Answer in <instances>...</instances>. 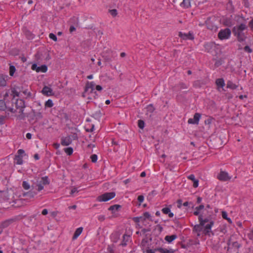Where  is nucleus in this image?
<instances>
[{"instance_id":"obj_1","label":"nucleus","mask_w":253,"mask_h":253,"mask_svg":"<svg viewBox=\"0 0 253 253\" xmlns=\"http://www.w3.org/2000/svg\"><path fill=\"white\" fill-rule=\"evenodd\" d=\"M247 28V25L244 23H241L233 28L232 33L238 42H242L246 40L247 38V34L244 33V31L246 30Z\"/></svg>"},{"instance_id":"obj_2","label":"nucleus","mask_w":253,"mask_h":253,"mask_svg":"<svg viewBox=\"0 0 253 253\" xmlns=\"http://www.w3.org/2000/svg\"><path fill=\"white\" fill-rule=\"evenodd\" d=\"M0 111H5L7 115H9V112L14 113L16 112V110L13 108V103L9 105L8 101L2 99L0 100Z\"/></svg>"},{"instance_id":"obj_3","label":"nucleus","mask_w":253,"mask_h":253,"mask_svg":"<svg viewBox=\"0 0 253 253\" xmlns=\"http://www.w3.org/2000/svg\"><path fill=\"white\" fill-rule=\"evenodd\" d=\"M50 182L48 179V176H45L42 177L40 181H37L36 186L38 187L37 188H35L37 190V192H40L42 190L44 186L46 185H48Z\"/></svg>"},{"instance_id":"obj_4","label":"nucleus","mask_w":253,"mask_h":253,"mask_svg":"<svg viewBox=\"0 0 253 253\" xmlns=\"http://www.w3.org/2000/svg\"><path fill=\"white\" fill-rule=\"evenodd\" d=\"M116 193L114 192H106L97 197V200L99 202H107L115 197Z\"/></svg>"},{"instance_id":"obj_5","label":"nucleus","mask_w":253,"mask_h":253,"mask_svg":"<svg viewBox=\"0 0 253 253\" xmlns=\"http://www.w3.org/2000/svg\"><path fill=\"white\" fill-rule=\"evenodd\" d=\"M231 31L228 28L221 29L218 33V38L220 40H227L229 39L231 36Z\"/></svg>"},{"instance_id":"obj_6","label":"nucleus","mask_w":253,"mask_h":253,"mask_svg":"<svg viewBox=\"0 0 253 253\" xmlns=\"http://www.w3.org/2000/svg\"><path fill=\"white\" fill-rule=\"evenodd\" d=\"M95 83L93 82H87L85 84V87H84V91L83 93V96H84V94L89 92V93H93L96 95H98L96 93V91H94V86H95Z\"/></svg>"},{"instance_id":"obj_7","label":"nucleus","mask_w":253,"mask_h":253,"mask_svg":"<svg viewBox=\"0 0 253 253\" xmlns=\"http://www.w3.org/2000/svg\"><path fill=\"white\" fill-rule=\"evenodd\" d=\"M213 224L214 221L211 220L210 223L206 225L204 227V228H203V234L208 236H211V234L213 235L214 233L211 230V228L213 226Z\"/></svg>"},{"instance_id":"obj_8","label":"nucleus","mask_w":253,"mask_h":253,"mask_svg":"<svg viewBox=\"0 0 253 253\" xmlns=\"http://www.w3.org/2000/svg\"><path fill=\"white\" fill-rule=\"evenodd\" d=\"M31 188H32L29 191L23 193V196L24 197L27 199H31L34 198V196L38 194V192L37 190L35 189L34 185H32Z\"/></svg>"},{"instance_id":"obj_9","label":"nucleus","mask_w":253,"mask_h":253,"mask_svg":"<svg viewBox=\"0 0 253 253\" xmlns=\"http://www.w3.org/2000/svg\"><path fill=\"white\" fill-rule=\"evenodd\" d=\"M178 36L183 40H193L194 39L193 33L191 31L189 32L188 33H183L181 32H179L178 33Z\"/></svg>"},{"instance_id":"obj_10","label":"nucleus","mask_w":253,"mask_h":253,"mask_svg":"<svg viewBox=\"0 0 253 253\" xmlns=\"http://www.w3.org/2000/svg\"><path fill=\"white\" fill-rule=\"evenodd\" d=\"M31 69L33 70H35L38 73H45L47 70V67L45 65L38 66L37 64L35 63L32 65Z\"/></svg>"},{"instance_id":"obj_11","label":"nucleus","mask_w":253,"mask_h":253,"mask_svg":"<svg viewBox=\"0 0 253 253\" xmlns=\"http://www.w3.org/2000/svg\"><path fill=\"white\" fill-rule=\"evenodd\" d=\"M217 178L222 181H227L231 179V177L228 175V173L224 171H221L217 175Z\"/></svg>"},{"instance_id":"obj_12","label":"nucleus","mask_w":253,"mask_h":253,"mask_svg":"<svg viewBox=\"0 0 253 253\" xmlns=\"http://www.w3.org/2000/svg\"><path fill=\"white\" fill-rule=\"evenodd\" d=\"M131 236L126 233L124 234L123 236L122 241L120 244V246L122 247H126L128 243L131 242Z\"/></svg>"},{"instance_id":"obj_13","label":"nucleus","mask_w":253,"mask_h":253,"mask_svg":"<svg viewBox=\"0 0 253 253\" xmlns=\"http://www.w3.org/2000/svg\"><path fill=\"white\" fill-rule=\"evenodd\" d=\"M201 117V115L200 113H196L194 115L193 118H190L188 119V123L190 124L198 125L199 124V122Z\"/></svg>"},{"instance_id":"obj_14","label":"nucleus","mask_w":253,"mask_h":253,"mask_svg":"<svg viewBox=\"0 0 253 253\" xmlns=\"http://www.w3.org/2000/svg\"><path fill=\"white\" fill-rule=\"evenodd\" d=\"M16 221V218H9L2 221L0 224L1 229H4L8 227L12 223Z\"/></svg>"},{"instance_id":"obj_15","label":"nucleus","mask_w":253,"mask_h":253,"mask_svg":"<svg viewBox=\"0 0 253 253\" xmlns=\"http://www.w3.org/2000/svg\"><path fill=\"white\" fill-rule=\"evenodd\" d=\"M42 93L45 96H49L54 95L52 89L47 86H44L42 90Z\"/></svg>"},{"instance_id":"obj_16","label":"nucleus","mask_w":253,"mask_h":253,"mask_svg":"<svg viewBox=\"0 0 253 253\" xmlns=\"http://www.w3.org/2000/svg\"><path fill=\"white\" fill-rule=\"evenodd\" d=\"M72 142V139L71 138V137L70 136H68L61 138V144L62 146H68L71 144Z\"/></svg>"},{"instance_id":"obj_17","label":"nucleus","mask_w":253,"mask_h":253,"mask_svg":"<svg viewBox=\"0 0 253 253\" xmlns=\"http://www.w3.org/2000/svg\"><path fill=\"white\" fill-rule=\"evenodd\" d=\"M120 238V234L118 232H115L111 234L110 239L113 243H116Z\"/></svg>"},{"instance_id":"obj_18","label":"nucleus","mask_w":253,"mask_h":253,"mask_svg":"<svg viewBox=\"0 0 253 253\" xmlns=\"http://www.w3.org/2000/svg\"><path fill=\"white\" fill-rule=\"evenodd\" d=\"M206 51L207 52H211L213 49L215 47V44L212 42H207L204 45Z\"/></svg>"},{"instance_id":"obj_19","label":"nucleus","mask_w":253,"mask_h":253,"mask_svg":"<svg viewBox=\"0 0 253 253\" xmlns=\"http://www.w3.org/2000/svg\"><path fill=\"white\" fill-rule=\"evenodd\" d=\"M206 25L207 28L211 30L215 31L217 29V26H216L210 20V19H208L206 21Z\"/></svg>"},{"instance_id":"obj_20","label":"nucleus","mask_w":253,"mask_h":253,"mask_svg":"<svg viewBox=\"0 0 253 253\" xmlns=\"http://www.w3.org/2000/svg\"><path fill=\"white\" fill-rule=\"evenodd\" d=\"M8 76L3 74H0V86H5L6 85V81Z\"/></svg>"},{"instance_id":"obj_21","label":"nucleus","mask_w":253,"mask_h":253,"mask_svg":"<svg viewBox=\"0 0 253 253\" xmlns=\"http://www.w3.org/2000/svg\"><path fill=\"white\" fill-rule=\"evenodd\" d=\"M15 104L17 109L24 108L25 107V102L22 99H16Z\"/></svg>"},{"instance_id":"obj_22","label":"nucleus","mask_w":253,"mask_h":253,"mask_svg":"<svg viewBox=\"0 0 253 253\" xmlns=\"http://www.w3.org/2000/svg\"><path fill=\"white\" fill-rule=\"evenodd\" d=\"M188 85L186 84L180 82L174 86L175 89L181 90L183 89H187L188 87Z\"/></svg>"},{"instance_id":"obj_23","label":"nucleus","mask_w":253,"mask_h":253,"mask_svg":"<svg viewBox=\"0 0 253 253\" xmlns=\"http://www.w3.org/2000/svg\"><path fill=\"white\" fill-rule=\"evenodd\" d=\"M180 5L185 8H189L191 6L190 0H182L180 2Z\"/></svg>"},{"instance_id":"obj_24","label":"nucleus","mask_w":253,"mask_h":253,"mask_svg":"<svg viewBox=\"0 0 253 253\" xmlns=\"http://www.w3.org/2000/svg\"><path fill=\"white\" fill-rule=\"evenodd\" d=\"M222 24L227 27H231L232 25V19L230 18L225 17L222 20Z\"/></svg>"},{"instance_id":"obj_25","label":"nucleus","mask_w":253,"mask_h":253,"mask_svg":"<svg viewBox=\"0 0 253 253\" xmlns=\"http://www.w3.org/2000/svg\"><path fill=\"white\" fill-rule=\"evenodd\" d=\"M177 236L176 234L172 235H167L165 237V240L169 243H171L173 241L177 238Z\"/></svg>"},{"instance_id":"obj_26","label":"nucleus","mask_w":253,"mask_h":253,"mask_svg":"<svg viewBox=\"0 0 253 253\" xmlns=\"http://www.w3.org/2000/svg\"><path fill=\"white\" fill-rule=\"evenodd\" d=\"M204 225H201V222L199 224L195 225L193 227V231L195 232L200 233L203 231Z\"/></svg>"},{"instance_id":"obj_27","label":"nucleus","mask_w":253,"mask_h":253,"mask_svg":"<svg viewBox=\"0 0 253 253\" xmlns=\"http://www.w3.org/2000/svg\"><path fill=\"white\" fill-rule=\"evenodd\" d=\"M83 230V227L78 228L75 232H74V235L73 236V240L76 239L82 233Z\"/></svg>"},{"instance_id":"obj_28","label":"nucleus","mask_w":253,"mask_h":253,"mask_svg":"<svg viewBox=\"0 0 253 253\" xmlns=\"http://www.w3.org/2000/svg\"><path fill=\"white\" fill-rule=\"evenodd\" d=\"M198 220L199 222H201V225L205 226L206 223L207 222H210V219L208 218H206L205 219L203 218V216L202 214L199 215L198 216Z\"/></svg>"},{"instance_id":"obj_29","label":"nucleus","mask_w":253,"mask_h":253,"mask_svg":"<svg viewBox=\"0 0 253 253\" xmlns=\"http://www.w3.org/2000/svg\"><path fill=\"white\" fill-rule=\"evenodd\" d=\"M215 84L218 87H223L225 85L224 79L223 78L216 79L215 81Z\"/></svg>"},{"instance_id":"obj_30","label":"nucleus","mask_w":253,"mask_h":253,"mask_svg":"<svg viewBox=\"0 0 253 253\" xmlns=\"http://www.w3.org/2000/svg\"><path fill=\"white\" fill-rule=\"evenodd\" d=\"M23 156H15L14 161L17 165H21L23 164Z\"/></svg>"},{"instance_id":"obj_31","label":"nucleus","mask_w":253,"mask_h":253,"mask_svg":"<svg viewBox=\"0 0 253 253\" xmlns=\"http://www.w3.org/2000/svg\"><path fill=\"white\" fill-rule=\"evenodd\" d=\"M238 86L234 84L232 81H228L227 83V87L232 89H235L237 88Z\"/></svg>"},{"instance_id":"obj_32","label":"nucleus","mask_w":253,"mask_h":253,"mask_svg":"<svg viewBox=\"0 0 253 253\" xmlns=\"http://www.w3.org/2000/svg\"><path fill=\"white\" fill-rule=\"evenodd\" d=\"M115 246L113 244L108 245L107 248V253H115Z\"/></svg>"},{"instance_id":"obj_33","label":"nucleus","mask_w":253,"mask_h":253,"mask_svg":"<svg viewBox=\"0 0 253 253\" xmlns=\"http://www.w3.org/2000/svg\"><path fill=\"white\" fill-rule=\"evenodd\" d=\"M24 108H19V113L20 114L17 116V118L19 120H24L25 118V116L24 114Z\"/></svg>"},{"instance_id":"obj_34","label":"nucleus","mask_w":253,"mask_h":253,"mask_svg":"<svg viewBox=\"0 0 253 253\" xmlns=\"http://www.w3.org/2000/svg\"><path fill=\"white\" fill-rule=\"evenodd\" d=\"M25 35L28 40H33L35 38L34 35L29 30L25 31Z\"/></svg>"},{"instance_id":"obj_35","label":"nucleus","mask_w":253,"mask_h":253,"mask_svg":"<svg viewBox=\"0 0 253 253\" xmlns=\"http://www.w3.org/2000/svg\"><path fill=\"white\" fill-rule=\"evenodd\" d=\"M11 95L12 96V103H13V101L14 100V97L15 96L18 97L19 96L20 93L16 91V90H14L12 88H11Z\"/></svg>"},{"instance_id":"obj_36","label":"nucleus","mask_w":253,"mask_h":253,"mask_svg":"<svg viewBox=\"0 0 253 253\" xmlns=\"http://www.w3.org/2000/svg\"><path fill=\"white\" fill-rule=\"evenodd\" d=\"M143 220H145L146 219H148L150 221H152L151 216L148 212H145L143 213Z\"/></svg>"},{"instance_id":"obj_37","label":"nucleus","mask_w":253,"mask_h":253,"mask_svg":"<svg viewBox=\"0 0 253 253\" xmlns=\"http://www.w3.org/2000/svg\"><path fill=\"white\" fill-rule=\"evenodd\" d=\"M22 187L25 190H29L31 188V186L29 183L26 181H23L22 182Z\"/></svg>"},{"instance_id":"obj_38","label":"nucleus","mask_w":253,"mask_h":253,"mask_svg":"<svg viewBox=\"0 0 253 253\" xmlns=\"http://www.w3.org/2000/svg\"><path fill=\"white\" fill-rule=\"evenodd\" d=\"M121 208V206L119 205H114L113 206H111L109 207L108 210L109 211H113L114 210L118 211L119 209Z\"/></svg>"},{"instance_id":"obj_39","label":"nucleus","mask_w":253,"mask_h":253,"mask_svg":"<svg viewBox=\"0 0 253 253\" xmlns=\"http://www.w3.org/2000/svg\"><path fill=\"white\" fill-rule=\"evenodd\" d=\"M64 151L68 155H71L73 153V149L72 147H68L64 149Z\"/></svg>"},{"instance_id":"obj_40","label":"nucleus","mask_w":253,"mask_h":253,"mask_svg":"<svg viewBox=\"0 0 253 253\" xmlns=\"http://www.w3.org/2000/svg\"><path fill=\"white\" fill-rule=\"evenodd\" d=\"M53 103L51 99H48L45 103V106L46 107L51 108V107H53Z\"/></svg>"},{"instance_id":"obj_41","label":"nucleus","mask_w":253,"mask_h":253,"mask_svg":"<svg viewBox=\"0 0 253 253\" xmlns=\"http://www.w3.org/2000/svg\"><path fill=\"white\" fill-rule=\"evenodd\" d=\"M15 71H16V68H15V66L13 65H10L9 67V75L11 76H13Z\"/></svg>"},{"instance_id":"obj_42","label":"nucleus","mask_w":253,"mask_h":253,"mask_svg":"<svg viewBox=\"0 0 253 253\" xmlns=\"http://www.w3.org/2000/svg\"><path fill=\"white\" fill-rule=\"evenodd\" d=\"M145 126V123L144 121L142 120H139L138 121V126L141 128L143 129L144 127Z\"/></svg>"},{"instance_id":"obj_43","label":"nucleus","mask_w":253,"mask_h":253,"mask_svg":"<svg viewBox=\"0 0 253 253\" xmlns=\"http://www.w3.org/2000/svg\"><path fill=\"white\" fill-rule=\"evenodd\" d=\"M155 109L152 104H149L147 107V111L150 113H153Z\"/></svg>"},{"instance_id":"obj_44","label":"nucleus","mask_w":253,"mask_h":253,"mask_svg":"<svg viewBox=\"0 0 253 253\" xmlns=\"http://www.w3.org/2000/svg\"><path fill=\"white\" fill-rule=\"evenodd\" d=\"M12 88L13 89H14V90H16V91H17L19 93L22 92V89H23V86H18L16 85H14Z\"/></svg>"},{"instance_id":"obj_45","label":"nucleus","mask_w":253,"mask_h":253,"mask_svg":"<svg viewBox=\"0 0 253 253\" xmlns=\"http://www.w3.org/2000/svg\"><path fill=\"white\" fill-rule=\"evenodd\" d=\"M94 118H95V119H100L101 118V113L100 112V111H97L95 113H94L93 114V116H92Z\"/></svg>"},{"instance_id":"obj_46","label":"nucleus","mask_w":253,"mask_h":253,"mask_svg":"<svg viewBox=\"0 0 253 253\" xmlns=\"http://www.w3.org/2000/svg\"><path fill=\"white\" fill-rule=\"evenodd\" d=\"M170 209L169 207L164 208L162 209V211L163 213L167 214L169 212H170Z\"/></svg>"},{"instance_id":"obj_47","label":"nucleus","mask_w":253,"mask_h":253,"mask_svg":"<svg viewBox=\"0 0 253 253\" xmlns=\"http://www.w3.org/2000/svg\"><path fill=\"white\" fill-rule=\"evenodd\" d=\"M22 92L23 93V94L26 96L27 97H30L31 96L32 94L30 92L28 91L27 89H22Z\"/></svg>"},{"instance_id":"obj_48","label":"nucleus","mask_w":253,"mask_h":253,"mask_svg":"<svg viewBox=\"0 0 253 253\" xmlns=\"http://www.w3.org/2000/svg\"><path fill=\"white\" fill-rule=\"evenodd\" d=\"M244 50L245 52H247L249 53H252L253 51L252 49L250 48V47L249 45H246L244 47Z\"/></svg>"},{"instance_id":"obj_49","label":"nucleus","mask_w":253,"mask_h":253,"mask_svg":"<svg viewBox=\"0 0 253 253\" xmlns=\"http://www.w3.org/2000/svg\"><path fill=\"white\" fill-rule=\"evenodd\" d=\"M90 159L92 163L96 162L97 160V156L96 154H93L90 156Z\"/></svg>"},{"instance_id":"obj_50","label":"nucleus","mask_w":253,"mask_h":253,"mask_svg":"<svg viewBox=\"0 0 253 253\" xmlns=\"http://www.w3.org/2000/svg\"><path fill=\"white\" fill-rule=\"evenodd\" d=\"M193 86L197 88L201 87V85L200 82L199 81H195L193 83Z\"/></svg>"},{"instance_id":"obj_51","label":"nucleus","mask_w":253,"mask_h":253,"mask_svg":"<svg viewBox=\"0 0 253 253\" xmlns=\"http://www.w3.org/2000/svg\"><path fill=\"white\" fill-rule=\"evenodd\" d=\"M49 37L50 39L53 40L54 41L56 42L57 41V37L55 35H54L53 33H50L49 35Z\"/></svg>"},{"instance_id":"obj_52","label":"nucleus","mask_w":253,"mask_h":253,"mask_svg":"<svg viewBox=\"0 0 253 253\" xmlns=\"http://www.w3.org/2000/svg\"><path fill=\"white\" fill-rule=\"evenodd\" d=\"M36 120H39L42 118V114L41 112H37L34 115Z\"/></svg>"},{"instance_id":"obj_53","label":"nucleus","mask_w":253,"mask_h":253,"mask_svg":"<svg viewBox=\"0 0 253 253\" xmlns=\"http://www.w3.org/2000/svg\"><path fill=\"white\" fill-rule=\"evenodd\" d=\"M232 247L239 249L241 247V245L237 241L233 242L232 244Z\"/></svg>"},{"instance_id":"obj_54","label":"nucleus","mask_w":253,"mask_h":253,"mask_svg":"<svg viewBox=\"0 0 253 253\" xmlns=\"http://www.w3.org/2000/svg\"><path fill=\"white\" fill-rule=\"evenodd\" d=\"M110 13L111 14V15L112 16H113V17H115L118 14L117 10L116 9H115L110 10Z\"/></svg>"},{"instance_id":"obj_55","label":"nucleus","mask_w":253,"mask_h":253,"mask_svg":"<svg viewBox=\"0 0 253 253\" xmlns=\"http://www.w3.org/2000/svg\"><path fill=\"white\" fill-rule=\"evenodd\" d=\"M143 216H140V217H135L133 218V221L135 222H139L140 221H142L143 220Z\"/></svg>"},{"instance_id":"obj_56","label":"nucleus","mask_w":253,"mask_h":253,"mask_svg":"<svg viewBox=\"0 0 253 253\" xmlns=\"http://www.w3.org/2000/svg\"><path fill=\"white\" fill-rule=\"evenodd\" d=\"M17 154L18 155L16 156H23L25 154V151L23 149H19L17 151Z\"/></svg>"},{"instance_id":"obj_57","label":"nucleus","mask_w":253,"mask_h":253,"mask_svg":"<svg viewBox=\"0 0 253 253\" xmlns=\"http://www.w3.org/2000/svg\"><path fill=\"white\" fill-rule=\"evenodd\" d=\"M156 251H158V250H156V249L154 250L150 249H147L146 250V253H155Z\"/></svg>"},{"instance_id":"obj_58","label":"nucleus","mask_w":253,"mask_h":253,"mask_svg":"<svg viewBox=\"0 0 253 253\" xmlns=\"http://www.w3.org/2000/svg\"><path fill=\"white\" fill-rule=\"evenodd\" d=\"M144 197L143 195H139L137 198V200L140 203H141L144 201Z\"/></svg>"},{"instance_id":"obj_59","label":"nucleus","mask_w":253,"mask_h":253,"mask_svg":"<svg viewBox=\"0 0 253 253\" xmlns=\"http://www.w3.org/2000/svg\"><path fill=\"white\" fill-rule=\"evenodd\" d=\"M212 120H213V118L210 117V118H209L207 120H205V123L206 124L210 125V124H211V122H212Z\"/></svg>"},{"instance_id":"obj_60","label":"nucleus","mask_w":253,"mask_h":253,"mask_svg":"<svg viewBox=\"0 0 253 253\" xmlns=\"http://www.w3.org/2000/svg\"><path fill=\"white\" fill-rule=\"evenodd\" d=\"M199 185V180L196 179L194 181H193V187L194 188H196Z\"/></svg>"},{"instance_id":"obj_61","label":"nucleus","mask_w":253,"mask_h":253,"mask_svg":"<svg viewBox=\"0 0 253 253\" xmlns=\"http://www.w3.org/2000/svg\"><path fill=\"white\" fill-rule=\"evenodd\" d=\"M182 201L181 199H179L177 201V208L180 209L182 206Z\"/></svg>"},{"instance_id":"obj_62","label":"nucleus","mask_w":253,"mask_h":253,"mask_svg":"<svg viewBox=\"0 0 253 253\" xmlns=\"http://www.w3.org/2000/svg\"><path fill=\"white\" fill-rule=\"evenodd\" d=\"M105 217L104 215H100L98 216V219L100 221H103L105 220Z\"/></svg>"},{"instance_id":"obj_63","label":"nucleus","mask_w":253,"mask_h":253,"mask_svg":"<svg viewBox=\"0 0 253 253\" xmlns=\"http://www.w3.org/2000/svg\"><path fill=\"white\" fill-rule=\"evenodd\" d=\"M164 250H165L166 253H173L174 252V250L173 249L168 250L167 249H164Z\"/></svg>"},{"instance_id":"obj_64","label":"nucleus","mask_w":253,"mask_h":253,"mask_svg":"<svg viewBox=\"0 0 253 253\" xmlns=\"http://www.w3.org/2000/svg\"><path fill=\"white\" fill-rule=\"evenodd\" d=\"M249 26L251 30H253V18L249 22Z\"/></svg>"}]
</instances>
